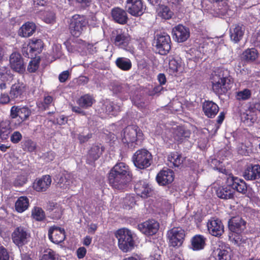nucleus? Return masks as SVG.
Masks as SVG:
<instances>
[{
	"label": "nucleus",
	"mask_w": 260,
	"mask_h": 260,
	"mask_svg": "<svg viewBox=\"0 0 260 260\" xmlns=\"http://www.w3.org/2000/svg\"><path fill=\"white\" fill-rule=\"evenodd\" d=\"M129 169L125 163H117L108 173V180L110 185L114 189H125L132 180Z\"/></svg>",
	"instance_id": "1"
},
{
	"label": "nucleus",
	"mask_w": 260,
	"mask_h": 260,
	"mask_svg": "<svg viewBox=\"0 0 260 260\" xmlns=\"http://www.w3.org/2000/svg\"><path fill=\"white\" fill-rule=\"evenodd\" d=\"M211 80L213 90L218 95L227 92L231 88L233 83V80L229 75L228 71L223 69L215 71L212 74Z\"/></svg>",
	"instance_id": "2"
},
{
	"label": "nucleus",
	"mask_w": 260,
	"mask_h": 260,
	"mask_svg": "<svg viewBox=\"0 0 260 260\" xmlns=\"http://www.w3.org/2000/svg\"><path fill=\"white\" fill-rule=\"evenodd\" d=\"M115 236L118 239L119 248L123 252L131 251L135 246L134 234L127 229L123 228L117 230Z\"/></svg>",
	"instance_id": "3"
},
{
	"label": "nucleus",
	"mask_w": 260,
	"mask_h": 260,
	"mask_svg": "<svg viewBox=\"0 0 260 260\" xmlns=\"http://www.w3.org/2000/svg\"><path fill=\"white\" fill-rule=\"evenodd\" d=\"M142 137L143 133L137 126L129 125L123 129L122 141L128 148L134 149L141 142Z\"/></svg>",
	"instance_id": "4"
},
{
	"label": "nucleus",
	"mask_w": 260,
	"mask_h": 260,
	"mask_svg": "<svg viewBox=\"0 0 260 260\" xmlns=\"http://www.w3.org/2000/svg\"><path fill=\"white\" fill-rule=\"evenodd\" d=\"M135 166L140 169H145L152 163V156L150 152L145 149L137 151L133 156Z\"/></svg>",
	"instance_id": "5"
},
{
	"label": "nucleus",
	"mask_w": 260,
	"mask_h": 260,
	"mask_svg": "<svg viewBox=\"0 0 260 260\" xmlns=\"http://www.w3.org/2000/svg\"><path fill=\"white\" fill-rule=\"evenodd\" d=\"M87 21L83 16L75 15L72 17L70 24L71 34L78 37L81 34L84 28L86 27Z\"/></svg>",
	"instance_id": "6"
},
{
	"label": "nucleus",
	"mask_w": 260,
	"mask_h": 260,
	"mask_svg": "<svg viewBox=\"0 0 260 260\" xmlns=\"http://www.w3.org/2000/svg\"><path fill=\"white\" fill-rule=\"evenodd\" d=\"M154 43L158 52L161 55L167 54L171 49V39L166 33L157 35Z\"/></svg>",
	"instance_id": "7"
},
{
	"label": "nucleus",
	"mask_w": 260,
	"mask_h": 260,
	"mask_svg": "<svg viewBox=\"0 0 260 260\" xmlns=\"http://www.w3.org/2000/svg\"><path fill=\"white\" fill-rule=\"evenodd\" d=\"M31 114V109L26 106H13L11 109L10 116L12 120L18 117L20 120L18 125H19L27 120Z\"/></svg>",
	"instance_id": "8"
},
{
	"label": "nucleus",
	"mask_w": 260,
	"mask_h": 260,
	"mask_svg": "<svg viewBox=\"0 0 260 260\" xmlns=\"http://www.w3.org/2000/svg\"><path fill=\"white\" fill-rule=\"evenodd\" d=\"M185 231L180 228H174L168 233V238L171 246H180L185 237Z\"/></svg>",
	"instance_id": "9"
},
{
	"label": "nucleus",
	"mask_w": 260,
	"mask_h": 260,
	"mask_svg": "<svg viewBox=\"0 0 260 260\" xmlns=\"http://www.w3.org/2000/svg\"><path fill=\"white\" fill-rule=\"evenodd\" d=\"M125 8L129 14L135 17L141 16L145 10L142 0H127Z\"/></svg>",
	"instance_id": "10"
},
{
	"label": "nucleus",
	"mask_w": 260,
	"mask_h": 260,
	"mask_svg": "<svg viewBox=\"0 0 260 260\" xmlns=\"http://www.w3.org/2000/svg\"><path fill=\"white\" fill-rule=\"evenodd\" d=\"M246 221L239 216L232 217L228 221L230 233L241 234L246 228Z\"/></svg>",
	"instance_id": "11"
},
{
	"label": "nucleus",
	"mask_w": 260,
	"mask_h": 260,
	"mask_svg": "<svg viewBox=\"0 0 260 260\" xmlns=\"http://www.w3.org/2000/svg\"><path fill=\"white\" fill-rule=\"evenodd\" d=\"M9 64L11 69L16 72L21 73L25 71L23 59L19 53L14 52L10 55Z\"/></svg>",
	"instance_id": "12"
},
{
	"label": "nucleus",
	"mask_w": 260,
	"mask_h": 260,
	"mask_svg": "<svg viewBox=\"0 0 260 260\" xmlns=\"http://www.w3.org/2000/svg\"><path fill=\"white\" fill-rule=\"evenodd\" d=\"M226 183L230 186H232V189L237 192L245 194L247 191L248 187L245 182L241 179L233 176H230L226 180Z\"/></svg>",
	"instance_id": "13"
},
{
	"label": "nucleus",
	"mask_w": 260,
	"mask_h": 260,
	"mask_svg": "<svg viewBox=\"0 0 260 260\" xmlns=\"http://www.w3.org/2000/svg\"><path fill=\"white\" fill-rule=\"evenodd\" d=\"M28 237V233L21 226L16 228L12 234L13 242L18 247H21L27 243Z\"/></svg>",
	"instance_id": "14"
},
{
	"label": "nucleus",
	"mask_w": 260,
	"mask_h": 260,
	"mask_svg": "<svg viewBox=\"0 0 260 260\" xmlns=\"http://www.w3.org/2000/svg\"><path fill=\"white\" fill-rule=\"evenodd\" d=\"M209 233L213 236L219 237L224 232V227L221 220L212 218L207 223Z\"/></svg>",
	"instance_id": "15"
},
{
	"label": "nucleus",
	"mask_w": 260,
	"mask_h": 260,
	"mask_svg": "<svg viewBox=\"0 0 260 260\" xmlns=\"http://www.w3.org/2000/svg\"><path fill=\"white\" fill-rule=\"evenodd\" d=\"M159 228V223L154 220L146 221L138 225V229L146 235L151 236L156 233Z\"/></svg>",
	"instance_id": "16"
},
{
	"label": "nucleus",
	"mask_w": 260,
	"mask_h": 260,
	"mask_svg": "<svg viewBox=\"0 0 260 260\" xmlns=\"http://www.w3.org/2000/svg\"><path fill=\"white\" fill-rule=\"evenodd\" d=\"M49 239L54 243L59 244L63 242L65 239V232L63 229L53 226L48 231Z\"/></svg>",
	"instance_id": "17"
},
{
	"label": "nucleus",
	"mask_w": 260,
	"mask_h": 260,
	"mask_svg": "<svg viewBox=\"0 0 260 260\" xmlns=\"http://www.w3.org/2000/svg\"><path fill=\"white\" fill-rule=\"evenodd\" d=\"M172 33L176 41L179 43L186 41L190 36L189 28L182 25L175 27L173 29Z\"/></svg>",
	"instance_id": "18"
},
{
	"label": "nucleus",
	"mask_w": 260,
	"mask_h": 260,
	"mask_svg": "<svg viewBox=\"0 0 260 260\" xmlns=\"http://www.w3.org/2000/svg\"><path fill=\"white\" fill-rule=\"evenodd\" d=\"M245 27L242 24H235L230 28L231 40L234 43H238L243 38L245 33Z\"/></svg>",
	"instance_id": "19"
},
{
	"label": "nucleus",
	"mask_w": 260,
	"mask_h": 260,
	"mask_svg": "<svg viewBox=\"0 0 260 260\" xmlns=\"http://www.w3.org/2000/svg\"><path fill=\"white\" fill-rule=\"evenodd\" d=\"M104 149L101 144L92 145L87 154V162L90 164L97 160L102 154Z\"/></svg>",
	"instance_id": "20"
},
{
	"label": "nucleus",
	"mask_w": 260,
	"mask_h": 260,
	"mask_svg": "<svg viewBox=\"0 0 260 260\" xmlns=\"http://www.w3.org/2000/svg\"><path fill=\"white\" fill-rule=\"evenodd\" d=\"M174 173L170 169L162 170L156 176V180L158 183L161 185H166L170 184L174 180Z\"/></svg>",
	"instance_id": "21"
},
{
	"label": "nucleus",
	"mask_w": 260,
	"mask_h": 260,
	"mask_svg": "<svg viewBox=\"0 0 260 260\" xmlns=\"http://www.w3.org/2000/svg\"><path fill=\"white\" fill-rule=\"evenodd\" d=\"M126 12L120 8H114L111 10V16L116 22L124 24L128 20Z\"/></svg>",
	"instance_id": "22"
},
{
	"label": "nucleus",
	"mask_w": 260,
	"mask_h": 260,
	"mask_svg": "<svg viewBox=\"0 0 260 260\" xmlns=\"http://www.w3.org/2000/svg\"><path fill=\"white\" fill-rule=\"evenodd\" d=\"M51 181L50 175H44L35 181L33 187L37 191H45L50 186Z\"/></svg>",
	"instance_id": "23"
},
{
	"label": "nucleus",
	"mask_w": 260,
	"mask_h": 260,
	"mask_svg": "<svg viewBox=\"0 0 260 260\" xmlns=\"http://www.w3.org/2000/svg\"><path fill=\"white\" fill-rule=\"evenodd\" d=\"M202 107L205 115L211 118L214 117L219 111L218 106L212 101H205Z\"/></svg>",
	"instance_id": "24"
},
{
	"label": "nucleus",
	"mask_w": 260,
	"mask_h": 260,
	"mask_svg": "<svg viewBox=\"0 0 260 260\" xmlns=\"http://www.w3.org/2000/svg\"><path fill=\"white\" fill-rule=\"evenodd\" d=\"M216 193L218 198L223 200L232 199L234 197V190L226 183V185L219 187Z\"/></svg>",
	"instance_id": "25"
},
{
	"label": "nucleus",
	"mask_w": 260,
	"mask_h": 260,
	"mask_svg": "<svg viewBox=\"0 0 260 260\" xmlns=\"http://www.w3.org/2000/svg\"><path fill=\"white\" fill-rule=\"evenodd\" d=\"M246 180H254L260 178V166L258 165L248 166L243 173Z\"/></svg>",
	"instance_id": "26"
},
{
	"label": "nucleus",
	"mask_w": 260,
	"mask_h": 260,
	"mask_svg": "<svg viewBox=\"0 0 260 260\" xmlns=\"http://www.w3.org/2000/svg\"><path fill=\"white\" fill-rule=\"evenodd\" d=\"M135 190L138 196L146 198L150 196L151 189L148 184L143 181H140L135 185Z\"/></svg>",
	"instance_id": "27"
},
{
	"label": "nucleus",
	"mask_w": 260,
	"mask_h": 260,
	"mask_svg": "<svg viewBox=\"0 0 260 260\" xmlns=\"http://www.w3.org/2000/svg\"><path fill=\"white\" fill-rule=\"evenodd\" d=\"M54 181L56 182L57 186L62 189L68 188L72 182L70 175L64 173H59L56 175Z\"/></svg>",
	"instance_id": "28"
},
{
	"label": "nucleus",
	"mask_w": 260,
	"mask_h": 260,
	"mask_svg": "<svg viewBox=\"0 0 260 260\" xmlns=\"http://www.w3.org/2000/svg\"><path fill=\"white\" fill-rule=\"evenodd\" d=\"M26 90L25 85L23 83L18 82L12 85L10 91L12 100L21 98Z\"/></svg>",
	"instance_id": "29"
},
{
	"label": "nucleus",
	"mask_w": 260,
	"mask_h": 260,
	"mask_svg": "<svg viewBox=\"0 0 260 260\" xmlns=\"http://www.w3.org/2000/svg\"><path fill=\"white\" fill-rule=\"evenodd\" d=\"M130 38L129 35L124 32L117 33L114 39V44L119 48L126 49Z\"/></svg>",
	"instance_id": "30"
},
{
	"label": "nucleus",
	"mask_w": 260,
	"mask_h": 260,
	"mask_svg": "<svg viewBox=\"0 0 260 260\" xmlns=\"http://www.w3.org/2000/svg\"><path fill=\"white\" fill-rule=\"evenodd\" d=\"M12 122L13 120H5L0 122V138L2 140H7L9 138L12 131L10 124Z\"/></svg>",
	"instance_id": "31"
},
{
	"label": "nucleus",
	"mask_w": 260,
	"mask_h": 260,
	"mask_svg": "<svg viewBox=\"0 0 260 260\" xmlns=\"http://www.w3.org/2000/svg\"><path fill=\"white\" fill-rule=\"evenodd\" d=\"M191 132L183 127H177L174 132V139L180 142H182L185 139L190 137Z\"/></svg>",
	"instance_id": "32"
},
{
	"label": "nucleus",
	"mask_w": 260,
	"mask_h": 260,
	"mask_svg": "<svg viewBox=\"0 0 260 260\" xmlns=\"http://www.w3.org/2000/svg\"><path fill=\"white\" fill-rule=\"evenodd\" d=\"M205 242L206 238L203 236L197 235L191 239V248L193 250H200L203 249L206 244Z\"/></svg>",
	"instance_id": "33"
},
{
	"label": "nucleus",
	"mask_w": 260,
	"mask_h": 260,
	"mask_svg": "<svg viewBox=\"0 0 260 260\" xmlns=\"http://www.w3.org/2000/svg\"><path fill=\"white\" fill-rule=\"evenodd\" d=\"M36 25L32 22H27L23 24L19 30L20 36L23 37H28L35 31Z\"/></svg>",
	"instance_id": "34"
},
{
	"label": "nucleus",
	"mask_w": 260,
	"mask_h": 260,
	"mask_svg": "<svg viewBox=\"0 0 260 260\" xmlns=\"http://www.w3.org/2000/svg\"><path fill=\"white\" fill-rule=\"evenodd\" d=\"M29 52L30 53H35V56L39 54L42 50L43 48V43L41 39H32L29 43Z\"/></svg>",
	"instance_id": "35"
},
{
	"label": "nucleus",
	"mask_w": 260,
	"mask_h": 260,
	"mask_svg": "<svg viewBox=\"0 0 260 260\" xmlns=\"http://www.w3.org/2000/svg\"><path fill=\"white\" fill-rule=\"evenodd\" d=\"M169 70L171 74L181 73L183 70L182 62L180 59L172 58L169 62Z\"/></svg>",
	"instance_id": "36"
},
{
	"label": "nucleus",
	"mask_w": 260,
	"mask_h": 260,
	"mask_svg": "<svg viewBox=\"0 0 260 260\" xmlns=\"http://www.w3.org/2000/svg\"><path fill=\"white\" fill-rule=\"evenodd\" d=\"M29 206V200L26 197H19L15 203V209L18 212H22L26 210Z\"/></svg>",
	"instance_id": "37"
},
{
	"label": "nucleus",
	"mask_w": 260,
	"mask_h": 260,
	"mask_svg": "<svg viewBox=\"0 0 260 260\" xmlns=\"http://www.w3.org/2000/svg\"><path fill=\"white\" fill-rule=\"evenodd\" d=\"M215 258L217 260H230L231 256L229 250L221 246L214 251Z\"/></svg>",
	"instance_id": "38"
},
{
	"label": "nucleus",
	"mask_w": 260,
	"mask_h": 260,
	"mask_svg": "<svg viewBox=\"0 0 260 260\" xmlns=\"http://www.w3.org/2000/svg\"><path fill=\"white\" fill-rule=\"evenodd\" d=\"M94 101L90 95L87 94L81 96L77 101V103L80 107L87 108L92 106Z\"/></svg>",
	"instance_id": "39"
},
{
	"label": "nucleus",
	"mask_w": 260,
	"mask_h": 260,
	"mask_svg": "<svg viewBox=\"0 0 260 260\" xmlns=\"http://www.w3.org/2000/svg\"><path fill=\"white\" fill-rule=\"evenodd\" d=\"M258 57L257 51L254 48L248 49L242 54V57L247 62L254 61Z\"/></svg>",
	"instance_id": "40"
},
{
	"label": "nucleus",
	"mask_w": 260,
	"mask_h": 260,
	"mask_svg": "<svg viewBox=\"0 0 260 260\" xmlns=\"http://www.w3.org/2000/svg\"><path fill=\"white\" fill-rule=\"evenodd\" d=\"M185 158L177 152L171 153L168 156V159L175 167H179L183 162Z\"/></svg>",
	"instance_id": "41"
},
{
	"label": "nucleus",
	"mask_w": 260,
	"mask_h": 260,
	"mask_svg": "<svg viewBox=\"0 0 260 260\" xmlns=\"http://www.w3.org/2000/svg\"><path fill=\"white\" fill-rule=\"evenodd\" d=\"M157 11V15L164 19H169L173 15V12L169 8L164 5L159 6Z\"/></svg>",
	"instance_id": "42"
},
{
	"label": "nucleus",
	"mask_w": 260,
	"mask_h": 260,
	"mask_svg": "<svg viewBox=\"0 0 260 260\" xmlns=\"http://www.w3.org/2000/svg\"><path fill=\"white\" fill-rule=\"evenodd\" d=\"M116 66L120 69L124 71H127L132 67L130 60L127 58L119 57L116 60Z\"/></svg>",
	"instance_id": "43"
},
{
	"label": "nucleus",
	"mask_w": 260,
	"mask_h": 260,
	"mask_svg": "<svg viewBox=\"0 0 260 260\" xmlns=\"http://www.w3.org/2000/svg\"><path fill=\"white\" fill-rule=\"evenodd\" d=\"M229 237L231 241L234 242L235 244L238 245L245 243L247 240V238H245L241 235V234L230 233Z\"/></svg>",
	"instance_id": "44"
},
{
	"label": "nucleus",
	"mask_w": 260,
	"mask_h": 260,
	"mask_svg": "<svg viewBox=\"0 0 260 260\" xmlns=\"http://www.w3.org/2000/svg\"><path fill=\"white\" fill-rule=\"evenodd\" d=\"M32 216L37 221H42L45 218V215L42 208L35 207L32 211Z\"/></svg>",
	"instance_id": "45"
},
{
	"label": "nucleus",
	"mask_w": 260,
	"mask_h": 260,
	"mask_svg": "<svg viewBox=\"0 0 260 260\" xmlns=\"http://www.w3.org/2000/svg\"><path fill=\"white\" fill-rule=\"evenodd\" d=\"M136 201L134 196L128 195L123 200V207L125 209L129 210L136 204Z\"/></svg>",
	"instance_id": "46"
},
{
	"label": "nucleus",
	"mask_w": 260,
	"mask_h": 260,
	"mask_svg": "<svg viewBox=\"0 0 260 260\" xmlns=\"http://www.w3.org/2000/svg\"><path fill=\"white\" fill-rule=\"evenodd\" d=\"M29 62L27 67V70L30 73L35 72L39 68L40 58V57H37L36 56L34 58Z\"/></svg>",
	"instance_id": "47"
},
{
	"label": "nucleus",
	"mask_w": 260,
	"mask_h": 260,
	"mask_svg": "<svg viewBox=\"0 0 260 260\" xmlns=\"http://www.w3.org/2000/svg\"><path fill=\"white\" fill-rule=\"evenodd\" d=\"M106 111L109 114L116 115L120 111V106L111 103L106 106Z\"/></svg>",
	"instance_id": "48"
},
{
	"label": "nucleus",
	"mask_w": 260,
	"mask_h": 260,
	"mask_svg": "<svg viewBox=\"0 0 260 260\" xmlns=\"http://www.w3.org/2000/svg\"><path fill=\"white\" fill-rule=\"evenodd\" d=\"M23 149L25 151L33 152L36 149V143L30 139H27L23 142Z\"/></svg>",
	"instance_id": "49"
},
{
	"label": "nucleus",
	"mask_w": 260,
	"mask_h": 260,
	"mask_svg": "<svg viewBox=\"0 0 260 260\" xmlns=\"http://www.w3.org/2000/svg\"><path fill=\"white\" fill-rule=\"evenodd\" d=\"M250 91L248 89H245L237 92L236 98L238 100H246L250 97Z\"/></svg>",
	"instance_id": "50"
},
{
	"label": "nucleus",
	"mask_w": 260,
	"mask_h": 260,
	"mask_svg": "<svg viewBox=\"0 0 260 260\" xmlns=\"http://www.w3.org/2000/svg\"><path fill=\"white\" fill-rule=\"evenodd\" d=\"M27 178L24 175L18 176L13 182V185L16 187H20L23 186L26 183Z\"/></svg>",
	"instance_id": "51"
},
{
	"label": "nucleus",
	"mask_w": 260,
	"mask_h": 260,
	"mask_svg": "<svg viewBox=\"0 0 260 260\" xmlns=\"http://www.w3.org/2000/svg\"><path fill=\"white\" fill-rule=\"evenodd\" d=\"M132 101L134 104L138 108L142 109L145 107V103L141 99V97L138 95L133 98Z\"/></svg>",
	"instance_id": "52"
},
{
	"label": "nucleus",
	"mask_w": 260,
	"mask_h": 260,
	"mask_svg": "<svg viewBox=\"0 0 260 260\" xmlns=\"http://www.w3.org/2000/svg\"><path fill=\"white\" fill-rule=\"evenodd\" d=\"M40 260H56L55 252L51 249H48L45 251Z\"/></svg>",
	"instance_id": "53"
},
{
	"label": "nucleus",
	"mask_w": 260,
	"mask_h": 260,
	"mask_svg": "<svg viewBox=\"0 0 260 260\" xmlns=\"http://www.w3.org/2000/svg\"><path fill=\"white\" fill-rule=\"evenodd\" d=\"M44 20L47 23H51L55 20V14L52 12H47L44 13Z\"/></svg>",
	"instance_id": "54"
},
{
	"label": "nucleus",
	"mask_w": 260,
	"mask_h": 260,
	"mask_svg": "<svg viewBox=\"0 0 260 260\" xmlns=\"http://www.w3.org/2000/svg\"><path fill=\"white\" fill-rule=\"evenodd\" d=\"M9 72L10 71L7 67H0V78L3 81H5L8 79V77L9 76Z\"/></svg>",
	"instance_id": "55"
},
{
	"label": "nucleus",
	"mask_w": 260,
	"mask_h": 260,
	"mask_svg": "<svg viewBox=\"0 0 260 260\" xmlns=\"http://www.w3.org/2000/svg\"><path fill=\"white\" fill-rule=\"evenodd\" d=\"M0 260H9L8 252L3 246L0 247Z\"/></svg>",
	"instance_id": "56"
},
{
	"label": "nucleus",
	"mask_w": 260,
	"mask_h": 260,
	"mask_svg": "<svg viewBox=\"0 0 260 260\" xmlns=\"http://www.w3.org/2000/svg\"><path fill=\"white\" fill-rule=\"evenodd\" d=\"M22 52L23 53V55L27 57L28 58H34L35 56V53H30L29 52V45H27L26 47H23L22 49Z\"/></svg>",
	"instance_id": "57"
},
{
	"label": "nucleus",
	"mask_w": 260,
	"mask_h": 260,
	"mask_svg": "<svg viewBox=\"0 0 260 260\" xmlns=\"http://www.w3.org/2000/svg\"><path fill=\"white\" fill-rule=\"evenodd\" d=\"M22 139V135L19 132H15L11 136V140L14 143H18Z\"/></svg>",
	"instance_id": "58"
},
{
	"label": "nucleus",
	"mask_w": 260,
	"mask_h": 260,
	"mask_svg": "<svg viewBox=\"0 0 260 260\" xmlns=\"http://www.w3.org/2000/svg\"><path fill=\"white\" fill-rule=\"evenodd\" d=\"M70 73L69 71H65L60 73L58 76V79L61 83L65 82L69 78Z\"/></svg>",
	"instance_id": "59"
},
{
	"label": "nucleus",
	"mask_w": 260,
	"mask_h": 260,
	"mask_svg": "<svg viewBox=\"0 0 260 260\" xmlns=\"http://www.w3.org/2000/svg\"><path fill=\"white\" fill-rule=\"evenodd\" d=\"M123 87L118 84H114L112 86L111 90L115 94H118L123 92Z\"/></svg>",
	"instance_id": "60"
},
{
	"label": "nucleus",
	"mask_w": 260,
	"mask_h": 260,
	"mask_svg": "<svg viewBox=\"0 0 260 260\" xmlns=\"http://www.w3.org/2000/svg\"><path fill=\"white\" fill-rule=\"evenodd\" d=\"M91 137L92 134H88L85 136L79 135L78 138L81 143H84L87 142Z\"/></svg>",
	"instance_id": "61"
},
{
	"label": "nucleus",
	"mask_w": 260,
	"mask_h": 260,
	"mask_svg": "<svg viewBox=\"0 0 260 260\" xmlns=\"http://www.w3.org/2000/svg\"><path fill=\"white\" fill-rule=\"evenodd\" d=\"M86 253V250L84 247H80L77 250V254L79 258H83L85 255Z\"/></svg>",
	"instance_id": "62"
},
{
	"label": "nucleus",
	"mask_w": 260,
	"mask_h": 260,
	"mask_svg": "<svg viewBox=\"0 0 260 260\" xmlns=\"http://www.w3.org/2000/svg\"><path fill=\"white\" fill-rule=\"evenodd\" d=\"M11 99L10 95H8L7 94H2L0 98V103L2 104H7Z\"/></svg>",
	"instance_id": "63"
},
{
	"label": "nucleus",
	"mask_w": 260,
	"mask_h": 260,
	"mask_svg": "<svg viewBox=\"0 0 260 260\" xmlns=\"http://www.w3.org/2000/svg\"><path fill=\"white\" fill-rule=\"evenodd\" d=\"M54 209H56V211H59V209L57 208V204L53 202H49L47 206V210L49 211H52Z\"/></svg>",
	"instance_id": "64"
}]
</instances>
